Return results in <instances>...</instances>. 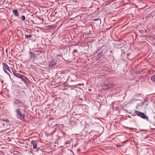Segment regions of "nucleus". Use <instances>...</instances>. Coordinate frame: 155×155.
I'll list each match as a JSON object with an SVG mask.
<instances>
[{"label": "nucleus", "instance_id": "obj_1", "mask_svg": "<svg viewBox=\"0 0 155 155\" xmlns=\"http://www.w3.org/2000/svg\"><path fill=\"white\" fill-rule=\"evenodd\" d=\"M13 104L14 106H18V108L23 107L25 105L24 103L21 100L15 98L13 101Z\"/></svg>", "mask_w": 155, "mask_h": 155}, {"label": "nucleus", "instance_id": "obj_2", "mask_svg": "<svg viewBox=\"0 0 155 155\" xmlns=\"http://www.w3.org/2000/svg\"><path fill=\"white\" fill-rule=\"evenodd\" d=\"M16 114V117L20 120H23L25 117V115L21 111V110L19 108H18L15 110Z\"/></svg>", "mask_w": 155, "mask_h": 155}, {"label": "nucleus", "instance_id": "obj_3", "mask_svg": "<svg viewBox=\"0 0 155 155\" xmlns=\"http://www.w3.org/2000/svg\"><path fill=\"white\" fill-rule=\"evenodd\" d=\"M135 113L137 115L140 117L142 118L143 119H145L147 120H148V118L147 117V116L143 113L141 112H140L136 110L135 111Z\"/></svg>", "mask_w": 155, "mask_h": 155}, {"label": "nucleus", "instance_id": "obj_4", "mask_svg": "<svg viewBox=\"0 0 155 155\" xmlns=\"http://www.w3.org/2000/svg\"><path fill=\"white\" fill-rule=\"evenodd\" d=\"M3 69L4 71L6 73V74H8V72L6 70H7L8 71H10H10L9 68L8 66L7 65V64L5 63H3Z\"/></svg>", "mask_w": 155, "mask_h": 155}, {"label": "nucleus", "instance_id": "obj_5", "mask_svg": "<svg viewBox=\"0 0 155 155\" xmlns=\"http://www.w3.org/2000/svg\"><path fill=\"white\" fill-rule=\"evenodd\" d=\"M103 86H106L107 87L106 89H109L111 87L114 86V84L112 83H109L107 84H104V85H103Z\"/></svg>", "mask_w": 155, "mask_h": 155}, {"label": "nucleus", "instance_id": "obj_6", "mask_svg": "<svg viewBox=\"0 0 155 155\" xmlns=\"http://www.w3.org/2000/svg\"><path fill=\"white\" fill-rule=\"evenodd\" d=\"M103 56V52H101L97 54V59L98 60L99 59L101 58Z\"/></svg>", "mask_w": 155, "mask_h": 155}, {"label": "nucleus", "instance_id": "obj_7", "mask_svg": "<svg viewBox=\"0 0 155 155\" xmlns=\"http://www.w3.org/2000/svg\"><path fill=\"white\" fill-rule=\"evenodd\" d=\"M13 14L16 16H18V13L17 9L14 10L13 11Z\"/></svg>", "mask_w": 155, "mask_h": 155}, {"label": "nucleus", "instance_id": "obj_8", "mask_svg": "<svg viewBox=\"0 0 155 155\" xmlns=\"http://www.w3.org/2000/svg\"><path fill=\"white\" fill-rule=\"evenodd\" d=\"M14 75L19 78H20L21 77V74H18L17 73H15Z\"/></svg>", "mask_w": 155, "mask_h": 155}, {"label": "nucleus", "instance_id": "obj_9", "mask_svg": "<svg viewBox=\"0 0 155 155\" xmlns=\"http://www.w3.org/2000/svg\"><path fill=\"white\" fill-rule=\"evenodd\" d=\"M20 78L23 81H27V78L24 76L21 75V77Z\"/></svg>", "mask_w": 155, "mask_h": 155}, {"label": "nucleus", "instance_id": "obj_10", "mask_svg": "<svg viewBox=\"0 0 155 155\" xmlns=\"http://www.w3.org/2000/svg\"><path fill=\"white\" fill-rule=\"evenodd\" d=\"M46 27L48 29L50 30H51L53 29L54 27L53 26L50 25L47 26H46Z\"/></svg>", "mask_w": 155, "mask_h": 155}, {"label": "nucleus", "instance_id": "obj_11", "mask_svg": "<svg viewBox=\"0 0 155 155\" xmlns=\"http://www.w3.org/2000/svg\"><path fill=\"white\" fill-rule=\"evenodd\" d=\"M57 127L61 129H62L64 127V125L62 124H58L57 125Z\"/></svg>", "mask_w": 155, "mask_h": 155}, {"label": "nucleus", "instance_id": "obj_12", "mask_svg": "<svg viewBox=\"0 0 155 155\" xmlns=\"http://www.w3.org/2000/svg\"><path fill=\"white\" fill-rule=\"evenodd\" d=\"M32 36V35H25V37L27 39H29Z\"/></svg>", "mask_w": 155, "mask_h": 155}, {"label": "nucleus", "instance_id": "obj_13", "mask_svg": "<svg viewBox=\"0 0 155 155\" xmlns=\"http://www.w3.org/2000/svg\"><path fill=\"white\" fill-rule=\"evenodd\" d=\"M55 64V63H54L53 62H51L49 64V66L51 67H53Z\"/></svg>", "mask_w": 155, "mask_h": 155}, {"label": "nucleus", "instance_id": "obj_14", "mask_svg": "<svg viewBox=\"0 0 155 155\" xmlns=\"http://www.w3.org/2000/svg\"><path fill=\"white\" fill-rule=\"evenodd\" d=\"M31 144H33V145H37L36 141H35L32 140L31 141Z\"/></svg>", "mask_w": 155, "mask_h": 155}, {"label": "nucleus", "instance_id": "obj_15", "mask_svg": "<svg viewBox=\"0 0 155 155\" xmlns=\"http://www.w3.org/2000/svg\"><path fill=\"white\" fill-rule=\"evenodd\" d=\"M151 79L153 81L155 82V75L153 76L151 78Z\"/></svg>", "mask_w": 155, "mask_h": 155}, {"label": "nucleus", "instance_id": "obj_16", "mask_svg": "<svg viewBox=\"0 0 155 155\" xmlns=\"http://www.w3.org/2000/svg\"><path fill=\"white\" fill-rule=\"evenodd\" d=\"M71 142H69V141H68V142H65V145H67L68 144H69V145H71Z\"/></svg>", "mask_w": 155, "mask_h": 155}, {"label": "nucleus", "instance_id": "obj_17", "mask_svg": "<svg viewBox=\"0 0 155 155\" xmlns=\"http://www.w3.org/2000/svg\"><path fill=\"white\" fill-rule=\"evenodd\" d=\"M21 19L23 21H25V17L24 15H22L21 17Z\"/></svg>", "mask_w": 155, "mask_h": 155}, {"label": "nucleus", "instance_id": "obj_18", "mask_svg": "<svg viewBox=\"0 0 155 155\" xmlns=\"http://www.w3.org/2000/svg\"><path fill=\"white\" fill-rule=\"evenodd\" d=\"M2 120L3 121H5L6 122H8L9 121V120L8 119H2Z\"/></svg>", "mask_w": 155, "mask_h": 155}, {"label": "nucleus", "instance_id": "obj_19", "mask_svg": "<svg viewBox=\"0 0 155 155\" xmlns=\"http://www.w3.org/2000/svg\"><path fill=\"white\" fill-rule=\"evenodd\" d=\"M31 56L33 57L34 58H35L37 57V55L35 54L34 53V54H33L32 55H31Z\"/></svg>", "mask_w": 155, "mask_h": 155}, {"label": "nucleus", "instance_id": "obj_20", "mask_svg": "<svg viewBox=\"0 0 155 155\" xmlns=\"http://www.w3.org/2000/svg\"><path fill=\"white\" fill-rule=\"evenodd\" d=\"M113 1V0H109L108 1H106V2H107V3H109V4H110L111 2Z\"/></svg>", "mask_w": 155, "mask_h": 155}, {"label": "nucleus", "instance_id": "obj_21", "mask_svg": "<svg viewBox=\"0 0 155 155\" xmlns=\"http://www.w3.org/2000/svg\"><path fill=\"white\" fill-rule=\"evenodd\" d=\"M137 100L136 99H132L131 100V102H134L136 101H137Z\"/></svg>", "mask_w": 155, "mask_h": 155}, {"label": "nucleus", "instance_id": "obj_22", "mask_svg": "<svg viewBox=\"0 0 155 155\" xmlns=\"http://www.w3.org/2000/svg\"><path fill=\"white\" fill-rule=\"evenodd\" d=\"M12 73H13L14 75V74H15V73H16V71L15 69H12Z\"/></svg>", "mask_w": 155, "mask_h": 155}, {"label": "nucleus", "instance_id": "obj_23", "mask_svg": "<svg viewBox=\"0 0 155 155\" xmlns=\"http://www.w3.org/2000/svg\"><path fill=\"white\" fill-rule=\"evenodd\" d=\"M110 4L109 3H107V2H105V5H109Z\"/></svg>", "mask_w": 155, "mask_h": 155}, {"label": "nucleus", "instance_id": "obj_24", "mask_svg": "<svg viewBox=\"0 0 155 155\" xmlns=\"http://www.w3.org/2000/svg\"><path fill=\"white\" fill-rule=\"evenodd\" d=\"M37 146H33V148L35 149L37 148Z\"/></svg>", "mask_w": 155, "mask_h": 155}, {"label": "nucleus", "instance_id": "obj_25", "mask_svg": "<svg viewBox=\"0 0 155 155\" xmlns=\"http://www.w3.org/2000/svg\"><path fill=\"white\" fill-rule=\"evenodd\" d=\"M90 31H91L89 30V32H86L85 33H86L85 34H89L90 33Z\"/></svg>", "mask_w": 155, "mask_h": 155}, {"label": "nucleus", "instance_id": "obj_26", "mask_svg": "<svg viewBox=\"0 0 155 155\" xmlns=\"http://www.w3.org/2000/svg\"><path fill=\"white\" fill-rule=\"evenodd\" d=\"M30 54L31 55V56L32 55V54H34V53H32L31 52H30Z\"/></svg>", "mask_w": 155, "mask_h": 155}, {"label": "nucleus", "instance_id": "obj_27", "mask_svg": "<svg viewBox=\"0 0 155 155\" xmlns=\"http://www.w3.org/2000/svg\"><path fill=\"white\" fill-rule=\"evenodd\" d=\"M130 55V54L128 53L127 54V56H128Z\"/></svg>", "mask_w": 155, "mask_h": 155}, {"label": "nucleus", "instance_id": "obj_28", "mask_svg": "<svg viewBox=\"0 0 155 155\" xmlns=\"http://www.w3.org/2000/svg\"><path fill=\"white\" fill-rule=\"evenodd\" d=\"M38 148L36 150V151H38Z\"/></svg>", "mask_w": 155, "mask_h": 155}]
</instances>
